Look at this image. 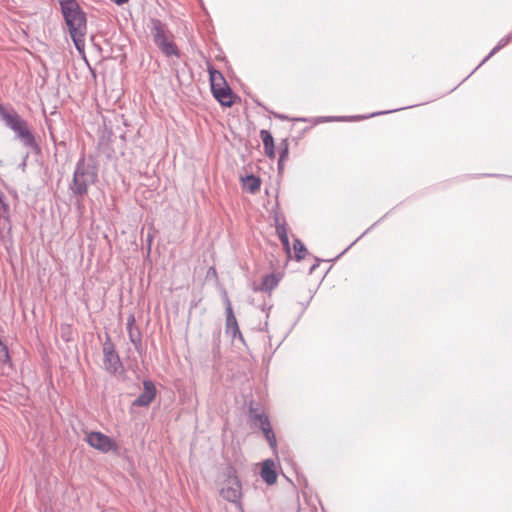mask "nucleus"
Returning a JSON list of instances; mask_svg holds the SVG:
<instances>
[{
  "instance_id": "obj_1",
  "label": "nucleus",
  "mask_w": 512,
  "mask_h": 512,
  "mask_svg": "<svg viewBox=\"0 0 512 512\" xmlns=\"http://www.w3.org/2000/svg\"><path fill=\"white\" fill-rule=\"evenodd\" d=\"M60 5L74 45L79 53L84 54L87 33L85 13L75 0H61Z\"/></svg>"
},
{
  "instance_id": "obj_18",
  "label": "nucleus",
  "mask_w": 512,
  "mask_h": 512,
  "mask_svg": "<svg viewBox=\"0 0 512 512\" xmlns=\"http://www.w3.org/2000/svg\"><path fill=\"white\" fill-rule=\"evenodd\" d=\"M227 311H228V315H229V317H231V318L233 319V321L235 322V317H234V315H233L232 308H231V305H230V303H229V302H228Z\"/></svg>"
},
{
  "instance_id": "obj_5",
  "label": "nucleus",
  "mask_w": 512,
  "mask_h": 512,
  "mask_svg": "<svg viewBox=\"0 0 512 512\" xmlns=\"http://www.w3.org/2000/svg\"><path fill=\"white\" fill-rule=\"evenodd\" d=\"M2 119L6 125L11 128L18 136V138L27 147H34L36 145L35 138L28 128L26 121H24L18 114L3 112Z\"/></svg>"
},
{
  "instance_id": "obj_20",
  "label": "nucleus",
  "mask_w": 512,
  "mask_h": 512,
  "mask_svg": "<svg viewBox=\"0 0 512 512\" xmlns=\"http://www.w3.org/2000/svg\"><path fill=\"white\" fill-rule=\"evenodd\" d=\"M112 356H114V355H113V352H109V353H107V357H109V358H110V357H112Z\"/></svg>"
},
{
  "instance_id": "obj_6",
  "label": "nucleus",
  "mask_w": 512,
  "mask_h": 512,
  "mask_svg": "<svg viewBox=\"0 0 512 512\" xmlns=\"http://www.w3.org/2000/svg\"><path fill=\"white\" fill-rule=\"evenodd\" d=\"M220 495L223 499L232 503L237 502L241 497V483L233 468L229 469L228 477L220 489Z\"/></svg>"
},
{
  "instance_id": "obj_2",
  "label": "nucleus",
  "mask_w": 512,
  "mask_h": 512,
  "mask_svg": "<svg viewBox=\"0 0 512 512\" xmlns=\"http://www.w3.org/2000/svg\"><path fill=\"white\" fill-rule=\"evenodd\" d=\"M151 35L164 55L179 57V49L174 42V36L160 20H152Z\"/></svg>"
},
{
  "instance_id": "obj_10",
  "label": "nucleus",
  "mask_w": 512,
  "mask_h": 512,
  "mask_svg": "<svg viewBox=\"0 0 512 512\" xmlns=\"http://www.w3.org/2000/svg\"><path fill=\"white\" fill-rule=\"evenodd\" d=\"M260 475L268 485H273L274 483H276L277 473L274 461L265 460L262 464Z\"/></svg>"
},
{
  "instance_id": "obj_7",
  "label": "nucleus",
  "mask_w": 512,
  "mask_h": 512,
  "mask_svg": "<svg viewBox=\"0 0 512 512\" xmlns=\"http://www.w3.org/2000/svg\"><path fill=\"white\" fill-rule=\"evenodd\" d=\"M86 442L94 449L102 453L116 451L118 445L115 440L99 431H90L85 433Z\"/></svg>"
},
{
  "instance_id": "obj_19",
  "label": "nucleus",
  "mask_w": 512,
  "mask_h": 512,
  "mask_svg": "<svg viewBox=\"0 0 512 512\" xmlns=\"http://www.w3.org/2000/svg\"><path fill=\"white\" fill-rule=\"evenodd\" d=\"M113 2H115L116 4H124L126 3L128 0H112Z\"/></svg>"
},
{
  "instance_id": "obj_11",
  "label": "nucleus",
  "mask_w": 512,
  "mask_h": 512,
  "mask_svg": "<svg viewBox=\"0 0 512 512\" xmlns=\"http://www.w3.org/2000/svg\"><path fill=\"white\" fill-rule=\"evenodd\" d=\"M256 418L259 421V426H260L263 434L265 435V438L269 442L270 446L274 448L276 446V438H275V434L271 428L270 421H269L268 417L266 415L261 414V415H257Z\"/></svg>"
},
{
  "instance_id": "obj_14",
  "label": "nucleus",
  "mask_w": 512,
  "mask_h": 512,
  "mask_svg": "<svg viewBox=\"0 0 512 512\" xmlns=\"http://www.w3.org/2000/svg\"><path fill=\"white\" fill-rule=\"evenodd\" d=\"M242 182H243L244 188L249 193L253 194L260 189V185H261L260 179L253 175L246 176L245 178L242 179Z\"/></svg>"
},
{
  "instance_id": "obj_8",
  "label": "nucleus",
  "mask_w": 512,
  "mask_h": 512,
  "mask_svg": "<svg viewBox=\"0 0 512 512\" xmlns=\"http://www.w3.org/2000/svg\"><path fill=\"white\" fill-rule=\"evenodd\" d=\"M282 278L283 273L281 272L266 274L259 285L253 286V291L271 293L278 286Z\"/></svg>"
},
{
  "instance_id": "obj_15",
  "label": "nucleus",
  "mask_w": 512,
  "mask_h": 512,
  "mask_svg": "<svg viewBox=\"0 0 512 512\" xmlns=\"http://www.w3.org/2000/svg\"><path fill=\"white\" fill-rule=\"evenodd\" d=\"M293 248H294V251H295V254H296V258L298 260H301V259H303L305 257L306 248H305L304 244L300 240L296 239L294 241Z\"/></svg>"
},
{
  "instance_id": "obj_9",
  "label": "nucleus",
  "mask_w": 512,
  "mask_h": 512,
  "mask_svg": "<svg viewBox=\"0 0 512 512\" xmlns=\"http://www.w3.org/2000/svg\"><path fill=\"white\" fill-rule=\"evenodd\" d=\"M156 396V387L151 381L143 382V392L133 402L134 406L143 407L148 406Z\"/></svg>"
},
{
  "instance_id": "obj_16",
  "label": "nucleus",
  "mask_w": 512,
  "mask_h": 512,
  "mask_svg": "<svg viewBox=\"0 0 512 512\" xmlns=\"http://www.w3.org/2000/svg\"><path fill=\"white\" fill-rule=\"evenodd\" d=\"M0 362H2L4 365H6V364L11 365V363H10V356H9V353H8V349H7V347L2 343V341H1V340H0Z\"/></svg>"
},
{
  "instance_id": "obj_12",
  "label": "nucleus",
  "mask_w": 512,
  "mask_h": 512,
  "mask_svg": "<svg viewBox=\"0 0 512 512\" xmlns=\"http://www.w3.org/2000/svg\"><path fill=\"white\" fill-rule=\"evenodd\" d=\"M260 137L263 142L264 151L267 157L270 159L275 158V147H274V139L271 135V133L267 130H261L260 131Z\"/></svg>"
},
{
  "instance_id": "obj_3",
  "label": "nucleus",
  "mask_w": 512,
  "mask_h": 512,
  "mask_svg": "<svg viewBox=\"0 0 512 512\" xmlns=\"http://www.w3.org/2000/svg\"><path fill=\"white\" fill-rule=\"evenodd\" d=\"M211 90L217 101L225 107H231L234 104L236 96L227 85L223 75L214 69L209 70Z\"/></svg>"
},
{
  "instance_id": "obj_4",
  "label": "nucleus",
  "mask_w": 512,
  "mask_h": 512,
  "mask_svg": "<svg viewBox=\"0 0 512 512\" xmlns=\"http://www.w3.org/2000/svg\"><path fill=\"white\" fill-rule=\"evenodd\" d=\"M96 178V168L90 164H86L84 159L80 160L73 176V191L80 195L85 194L88 187L96 181Z\"/></svg>"
},
{
  "instance_id": "obj_13",
  "label": "nucleus",
  "mask_w": 512,
  "mask_h": 512,
  "mask_svg": "<svg viewBox=\"0 0 512 512\" xmlns=\"http://www.w3.org/2000/svg\"><path fill=\"white\" fill-rule=\"evenodd\" d=\"M276 233L278 237L280 238L285 250L289 253L290 252V243H289V237H288V229L286 227V224L284 222L276 221Z\"/></svg>"
},
{
  "instance_id": "obj_17",
  "label": "nucleus",
  "mask_w": 512,
  "mask_h": 512,
  "mask_svg": "<svg viewBox=\"0 0 512 512\" xmlns=\"http://www.w3.org/2000/svg\"><path fill=\"white\" fill-rule=\"evenodd\" d=\"M280 146H281V153H280L279 162H282L286 159V157L288 155V147H289L288 141L283 140L281 142Z\"/></svg>"
}]
</instances>
